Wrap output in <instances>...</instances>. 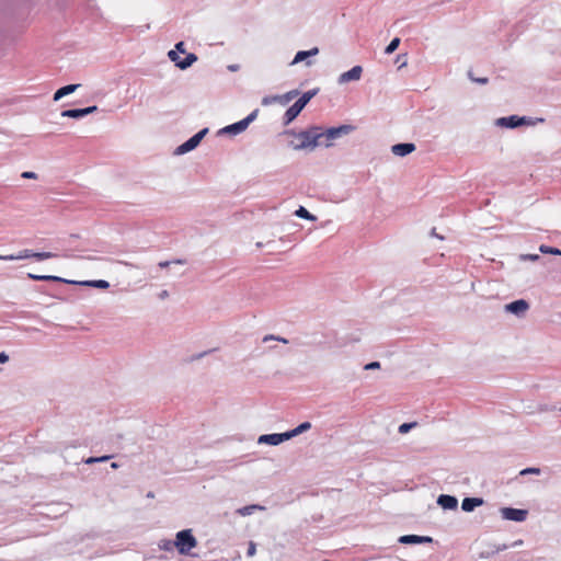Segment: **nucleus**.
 <instances>
[{"instance_id":"nucleus-44","label":"nucleus","mask_w":561,"mask_h":561,"mask_svg":"<svg viewBox=\"0 0 561 561\" xmlns=\"http://www.w3.org/2000/svg\"><path fill=\"white\" fill-rule=\"evenodd\" d=\"M146 496L148 499H153L154 497V493L152 491H149Z\"/></svg>"},{"instance_id":"nucleus-6","label":"nucleus","mask_w":561,"mask_h":561,"mask_svg":"<svg viewBox=\"0 0 561 561\" xmlns=\"http://www.w3.org/2000/svg\"><path fill=\"white\" fill-rule=\"evenodd\" d=\"M207 131H208V129L204 128L203 130L195 134L187 141H185L184 144L179 146L175 150V153L183 154V153H186V152L193 150L194 148H196L198 146V144L202 141V139L204 138V136L207 134Z\"/></svg>"},{"instance_id":"nucleus-37","label":"nucleus","mask_w":561,"mask_h":561,"mask_svg":"<svg viewBox=\"0 0 561 561\" xmlns=\"http://www.w3.org/2000/svg\"><path fill=\"white\" fill-rule=\"evenodd\" d=\"M469 77L472 81L481 83V84H485L489 81L488 78H474L471 72H469Z\"/></svg>"},{"instance_id":"nucleus-38","label":"nucleus","mask_w":561,"mask_h":561,"mask_svg":"<svg viewBox=\"0 0 561 561\" xmlns=\"http://www.w3.org/2000/svg\"><path fill=\"white\" fill-rule=\"evenodd\" d=\"M379 367H380L379 362H371V363H369V364H367V365L365 366V369H366V370H369V369H377V368H379Z\"/></svg>"},{"instance_id":"nucleus-21","label":"nucleus","mask_w":561,"mask_h":561,"mask_svg":"<svg viewBox=\"0 0 561 561\" xmlns=\"http://www.w3.org/2000/svg\"><path fill=\"white\" fill-rule=\"evenodd\" d=\"M265 507L259 504H251L237 510V514L241 516H248L253 514L255 511H264Z\"/></svg>"},{"instance_id":"nucleus-26","label":"nucleus","mask_w":561,"mask_h":561,"mask_svg":"<svg viewBox=\"0 0 561 561\" xmlns=\"http://www.w3.org/2000/svg\"><path fill=\"white\" fill-rule=\"evenodd\" d=\"M296 215L304 219L313 220L314 217L302 206L299 207V209L296 210Z\"/></svg>"},{"instance_id":"nucleus-9","label":"nucleus","mask_w":561,"mask_h":561,"mask_svg":"<svg viewBox=\"0 0 561 561\" xmlns=\"http://www.w3.org/2000/svg\"><path fill=\"white\" fill-rule=\"evenodd\" d=\"M289 438H290V435H288L287 432L282 433V434H267V435L260 436L259 443L260 444L278 445Z\"/></svg>"},{"instance_id":"nucleus-22","label":"nucleus","mask_w":561,"mask_h":561,"mask_svg":"<svg viewBox=\"0 0 561 561\" xmlns=\"http://www.w3.org/2000/svg\"><path fill=\"white\" fill-rule=\"evenodd\" d=\"M28 278L34 280H47V282H61V283H69L67 279H64L59 276L54 275H35V274H28Z\"/></svg>"},{"instance_id":"nucleus-30","label":"nucleus","mask_w":561,"mask_h":561,"mask_svg":"<svg viewBox=\"0 0 561 561\" xmlns=\"http://www.w3.org/2000/svg\"><path fill=\"white\" fill-rule=\"evenodd\" d=\"M417 425L416 422H411V423H403L399 426V433L400 434H405L408 433L411 428L415 427Z\"/></svg>"},{"instance_id":"nucleus-31","label":"nucleus","mask_w":561,"mask_h":561,"mask_svg":"<svg viewBox=\"0 0 561 561\" xmlns=\"http://www.w3.org/2000/svg\"><path fill=\"white\" fill-rule=\"evenodd\" d=\"M528 473H540V469L539 468H536V467H530V468H526V469H523L519 474L520 476H525V474H528Z\"/></svg>"},{"instance_id":"nucleus-29","label":"nucleus","mask_w":561,"mask_h":561,"mask_svg":"<svg viewBox=\"0 0 561 561\" xmlns=\"http://www.w3.org/2000/svg\"><path fill=\"white\" fill-rule=\"evenodd\" d=\"M540 252L541 253L554 254V255H561V251L559 249L551 248V247H548V245H541L540 247Z\"/></svg>"},{"instance_id":"nucleus-35","label":"nucleus","mask_w":561,"mask_h":561,"mask_svg":"<svg viewBox=\"0 0 561 561\" xmlns=\"http://www.w3.org/2000/svg\"><path fill=\"white\" fill-rule=\"evenodd\" d=\"M91 285L95 286V287H99V288H107L108 287V283L106 280H95V282H92L90 283Z\"/></svg>"},{"instance_id":"nucleus-5","label":"nucleus","mask_w":561,"mask_h":561,"mask_svg":"<svg viewBox=\"0 0 561 561\" xmlns=\"http://www.w3.org/2000/svg\"><path fill=\"white\" fill-rule=\"evenodd\" d=\"M500 512L503 519L518 523L524 522L528 516V511L524 508L502 507Z\"/></svg>"},{"instance_id":"nucleus-32","label":"nucleus","mask_w":561,"mask_h":561,"mask_svg":"<svg viewBox=\"0 0 561 561\" xmlns=\"http://www.w3.org/2000/svg\"><path fill=\"white\" fill-rule=\"evenodd\" d=\"M111 458H85L84 459V463L87 465H91V463H94V462H103V461H107L110 460Z\"/></svg>"},{"instance_id":"nucleus-27","label":"nucleus","mask_w":561,"mask_h":561,"mask_svg":"<svg viewBox=\"0 0 561 561\" xmlns=\"http://www.w3.org/2000/svg\"><path fill=\"white\" fill-rule=\"evenodd\" d=\"M173 543H174V540L164 539L159 542V548L161 550L171 551L173 548H175V545H173Z\"/></svg>"},{"instance_id":"nucleus-25","label":"nucleus","mask_w":561,"mask_h":561,"mask_svg":"<svg viewBox=\"0 0 561 561\" xmlns=\"http://www.w3.org/2000/svg\"><path fill=\"white\" fill-rule=\"evenodd\" d=\"M314 94V91L305 92L297 101L305 107Z\"/></svg>"},{"instance_id":"nucleus-33","label":"nucleus","mask_w":561,"mask_h":561,"mask_svg":"<svg viewBox=\"0 0 561 561\" xmlns=\"http://www.w3.org/2000/svg\"><path fill=\"white\" fill-rule=\"evenodd\" d=\"M505 549H507V546H506V545H502V546H499V547L496 548V550H495V551H492L491 553H490V552H486V553L482 552V553H481V557H482V558H489L491 554H493V553H495V552H499V551H502V550H505Z\"/></svg>"},{"instance_id":"nucleus-24","label":"nucleus","mask_w":561,"mask_h":561,"mask_svg":"<svg viewBox=\"0 0 561 561\" xmlns=\"http://www.w3.org/2000/svg\"><path fill=\"white\" fill-rule=\"evenodd\" d=\"M56 256H57V254L51 253V252H33V259H36L37 261L53 259Z\"/></svg>"},{"instance_id":"nucleus-20","label":"nucleus","mask_w":561,"mask_h":561,"mask_svg":"<svg viewBox=\"0 0 561 561\" xmlns=\"http://www.w3.org/2000/svg\"><path fill=\"white\" fill-rule=\"evenodd\" d=\"M318 53H319L318 47H313L310 50H300L296 54L291 64L300 62L310 56H316Z\"/></svg>"},{"instance_id":"nucleus-18","label":"nucleus","mask_w":561,"mask_h":561,"mask_svg":"<svg viewBox=\"0 0 561 561\" xmlns=\"http://www.w3.org/2000/svg\"><path fill=\"white\" fill-rule=\"evenodd\" d=\"M79 87V84H68L58 89L54 94V101H59L61 98L73 93Z\"/></svg>"},{"instance_id":"nucleus-12","label":"nucleus","mask_w":561,"mask_h":561,"mask_svg":"<svg viewBox=\"0 0 561 561\" xmlns=\"http://www.w3.org/2000/svg\"><path fill=\"white\" fill-rule=\"evenodd\" d=\"M363 72V68L360 66H354L351 70L343 72L340 78V83H346L350 81H357L360 79Z\"/></svg>"},{"instance_id":"nucleus-46","label":"nucleus","mask_w":561,"mask_h":561,"mask_svg":"<svg viewBox=\"0 0 561 561\" xmlns=\"http://www.w3.org/2000/svg\"><path fill=\"white\" fill-rule=\"evenodd\" d=\"M111 468L116 469V468H118V465L116 462H112Z\"/></svg>"},{"instance_id":"nucleus-28","label":"nucleus","mask_w":561,"mask_h":561,"mask_svg":"<svg viewBox=\"0 0 561 561\" xmlns=\"http://www.w3.org/2000/svg\"><path fill=\"white\" fill-rule=\"evenodd\" d=\"M399 44H400V38H398V37L393 38L389 43V45L386 47L385 53L392 54L398 48Z\"/></svg>"},{"instance_id":"nucleus-19","label":"nucleus","mask_w":561,"mask_h":561,"mask_svg":"<svg viewBox=\"0 0 561 561\" xmlns=\"http://www.w3.org/2000/svg\"><path fill=\"white\" fill-rule=\"evenodd\" d=\"M33 257V251L31 250H23L19 254H8V255H1L0 254V261H15V260H23V259H30Z\"/></svg>"},{"instance_id":"nucleus-34","label":"nucleus","mask_w":561,"mask_h":561,"mask_svg":"<svg viewBox=\"0 0 561 561\" xmlns=\"http://www.w3.org/2000/svg\"><path fill=\"white\" fill-rule=\"evenodd\" d=\"M255 551H256L255 543L253 541H250L249 547H248V551H247V556L248 557H253L255 554Z\"/></svg>"},{"instance_id":"nucleus-10","label":"nucleus","mask_w":561,"mask_h":561,"mask_svg":"<svg viewBox=\"0 0 561 561\" xmlns=\"http://www.w3.org/2000/svg\"><path fill=\"white\" fill-rule=\"evenodd\" d=\"M98 107L95 105L85 108L65 110L61 112V116L70 118H80L88 114L94 113Z\"/></svg>"},{"instance_id":"nucleus-42","label":"nucleus","mask_w":561,"mask_h":561,"mask_svg":"<svg viewBox=\"0 0 561 561\" xmlns=\"http://www.w3.org/2000/svg\"><path fill=\"white\" fill-rule=\"evenodd\" d=\"M170 264H171V262H169V261H162V262L159 263V266L161 268H164V267H168Z\"/></svg>"},{"instance_id":"nucleus-17","label":"nucleus","mask_w":561,"mask_h":561,"mask_svg":"<svg viewBox=\"0 0 561 561\" xmlns=\"http://www.w3.org/2000/svg\"><path fill=\"white\" fill-rule=\"evenodd\" d=\"M415 150L414 144H397L393 145L391 151L393 154L404 157Z\"/></svg>"},{"instance_id":"nucleus-36","label":"nucleus","mask_w":561,"mask_h":561,"mask_svg":"<svg viewBox=\"0 0 561 561\" xmlns=\"http://www.w3.org/2000/svg\"><path fill=\"white\" fill-rule=\"evenodd\" d=\"M270 340H276V341H279V342L285 343V344H287V343H288V341H287L286 339L277 337V336H274V335H266V336H264V339H263V341H264V342H267V341H270Z\"/></svg>"},{"instance_id":"nucleus-8","label":"nucleus","mask_w":561,"mask_h":561,"mask_svg":"<svg viewBox=\"0 0 561 561\" xmlns=\"http://www.w3.org/2000/svg\"><path fill=\"white\" fill-rule=\"evenodd\" d=\"M398 541L402 545H421L433 542V538L430 536L403 535L399 537Z\"/></svg>"},{"instance_id":"nucleus-15","label":"nucleus","mask_w":561,"mask_h":561,"mask_svg":"<svg viewBox=\"0 0 561 561\" xmlns=\"http://www.w3.org/2000/svg\"><path fill=\"white\" fill-rule=\"evenodd\" d=\"M525 123V117H518L516 115H512L508 117H502L497 121V124L508 128H515Z\"/></svg>"},{"instance_id":"nucleus-13","label":"nucleus","mask_w":561,"mask_h":561,"mask_svg":"<svg viewBox=\"0 0 561 561\" xmlns=\"http://www.w3.org/2000/svg\"><path fill=\"white\" fill-rule=\"evenodd\" d=\"M436 502L443 510H456L458 506L457 497L449 494H440Z\"/></svg>"},{"instance_id":"nucleus-41","label":"nucleus","mask_w":561,"mask_h":561,"mask_svg":"<svg viewBox=\"0 0 561 561\" xmlns=\"http://www.w3.org/2000/svg\"><path fill=\"white\" fill-rule=\"evenodd\" d=\"M9 359L8 355L4 353H0V363H5Z\"/></svg>"},{"instance_id":"nucleus-47","label":"nucleus","mask_w":561,"mask_h":561,"mask_svg":"<svg viewBox=\"0 0 561 561\" xmlns=\"http://www.w3.org/2000/svg\"><path fill=\"white\" fill-rule=\"evenodd\" d=\"M522 543V540L515 541L513 546H519Z\"/></svg>"},{"instance_id":"nucleus-16","label":"nucleus","mask_w":561,"mask_h":561,"mask_svg":"<svg viewBox=\"0 0 561 561\" xmlns=\"http://www.w3.org/2000/svg\"><path fill=\"white\" fill-rule=\"evenodd\" d=\"M304 110L302 105L296 101L286 112L284 115V123L285 125H288L291 123L299 113Z\"/></svg>"},{"instance_id":"nucleus-4","label":"nucleus","mask_w":561,"mask_h":561,"mask_svg":"<svg viewBox=\"0 0 561 561\" xmlns=\"http://www.w3.org/2000/svg\"><path fill=\"white\" fill-rule=\"evenodd\" d=\"M178 53H185L184 43L180 42L175 45L174 50H170L168 56L169 58L175 62V65L181 69H186L191 67L196 60L197 56L195 54H187L184 59H181Z\"/></svg>"},{"instance_id":"nucleus-23","label":"nucleus","mask_w":561,"mask_h":561,"mask_svg":"<svg viewBox=\"0 0 561 561\" xmlns=\"http://www.w3.org/2000/svg\"><path fill=\"white\" fill-rule=\"evenodd\" d=\"M311 428V423L310 422H304L301 423L300 425H298L296 428L287 432L288 435H290V438L294 437V436H297L308 430Z\"/></svg>"},{"instance_id":"nucleus-40","label":"nucleus","mask_w":561,"mask_h":561,"mask_svg":"<svg viewBox=\"0 0 561 561\" xmlns=\"http://www.w3.org/2000/svg\"><path fill=\"white\" fill-rule=\"evenodd\" d=\"M278 99H279L278 96L264 98V99H263V101H262V103H263L264 105H266V104H270L271 102L276 101V100H278Z\"/></svg>"},{"instance_id":"nucleus-11","label":"nucleus","mask_w":561,"mask_h":561,"mask_svg":"<svg viewBox=\"0 0 561 561\" xmlns=\"http://www.w3.org/2000/svg\"><path fill=\"white\" fill-rule=\"evenodd\" d=\"M529 308V305L526 300L524 299H519V300H515L511 304H507L505 306V310L508 311V312H512L516 316H522L524 314Z\"/></svg>"},{"instance_id":"nucleus-2","label":"nucleus","mask_w":561,"mask_h":561,"mask_svg":"<svg viewBox=\"0 0 561 561\" xmlns=\"http://www.w3.org/2000/svg\"><path fill=\"white\" fill-rule=\"evenodd\" d=\"M197 539L193 535V530L182 529L176 533L174 543L178 552L182 556H194L191 551L197 546Z\"/></svg>"},{"instance_id":"nucleus-1","label":"nucleus","mask_w":561,"mask_h":561,"mask_svg":"<svg viewBox=\"0 0 561 561\" xmlns=\"http://www.w3.org/2000/svg\"><path fill=\"white\" fill-rule=\"evenodd\" d=\"M285 135L293 137L289 145L295 150L314 149L317 146L322 145V142L319 141L318 126H312L300 133L287 130Z\"/></svg>"},{"instance_id":"nucleus-14","label":"nucleus","mask_w":561,"mask_h":561,"mask_svg":"<svg viewBox=\"0 0 561 561\" xmlns=\"http://www.w3.org/2000/svg\"><path fill=\"white\" fill-rule=\"evenodd\" d=\"M484 501L482 497H465L461 503V510L463 512H473L477 507L483 505Z\"/></svg>"},{"instance_id":"nucleus-45","label":"nucleus","mask_w":561,"mask_h":561,"mask_svg":"<svg viewBox=\"0 0 561 561\" xmlns=\"http://www.w3.org/2000/svg\"><path fill=\"white\" fill-rule=\"evenodd\" d=\"M160 296H161V298L167 297V296H168V291H167V290H163V291L161 293V295H160Z\"/></svg>"},{"instance_id":"nucleus-43","label":"nucleus","mask_w":561,"mask_h":561,"mask_svg":"<svg viewBox=\"0 0 561 561\" xmlns=\"http://www.w3.org/2000/svg\"><path fill=\"white\" fill-rule=\"evenodd\" d=\"M173 263H175V264H185L186 261L185 260H175V261H173Z\"/></svg>"},{"instance_id":"nucleus-39","label":"nucleus","mask_w":561,"mask_h":561,"mask_svg":"<svg viewBox=\"0 0 561 561\" xmlns=\"http://www.w3.org/2000/svg\"><path fill=\"white\" fill-rule=\"evenodd\" d=\"M22 178H24V179H36L37 175L34 172L25 171V172L22 173Z\"/></svg>"},{"instance_id":"nucleus-48","label":"nucleus","mask_w":561,"mask_h":561,"mask_svg":"<svg viewBox=\"0 0 561 561\" xmlns=\"http://www.w3.org/2000/svg\"><path fill=\"white\" fill-rule=\"evenodd\" d=\"M560 411H561V408H560Z\"/></svg>"},{"instance_id":"nucleus-3","label":"nucleus","mask_w":561,"mask_h":561,"mask_svg":"<svg viewBox=\"0 0 561 561\" xmlns=\"http://www.w3.org/2000/svg\"><path fill=\"white\" fill-rule=\"evenodd\" d=\"M354 127L351 125H341L327 130H322L321 127H318L319 141H321L322 145L330 147L336 138L351 133Z\"/></svg>"},{"instance_id":"nucleus-7","label":"nucleus","mask_w":561,"mask_h":561,"mask_svg":"<svg viewBox=\"0 0 561 561\" xmlns=\"http://www.w3.org/2000/svg\"><path fill=\"white\" fill-rule=\"evenodd\" d=\"M256 116V111H254L253 113H251L248 117H245L244 119L238 122V123H234L232 125H229L227 126L224 131L226 133H230V134H239L243 130L247 129V127L249 126V124L255 118Z\"/></svg>"}]
</instances>
